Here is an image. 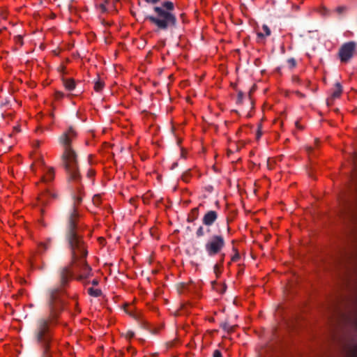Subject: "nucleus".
Returning <instances> with one entry per match:
<instances>
[{
	"instance_id": "obj_2",
	"label": "nucleus",
	"mask_w": 357,
	"mask_h": 357,
	"mask_svg": "<svg viewBox=\"0 0 357 357\" xmlns=\"http://www.w3.org/2000/svg\"><path fill=\"white\" fill-rule=\"evenodd\" d=\"M352 162V185L349 191L340 200V215L346 226L345 238L347 248L357 250V152L351 155Z\"/></svg>"
},
{
	"instance_id": "obj_4",
	"label": "nucleus",
	"mask_w": 357,
	"mask_h": 357,
	"mask_svg": "<svg viewBox=\"0 0 357 357\" xmlns=\"http://www.w3.org/2000/svg\"><path fill=\"white\" fill-rule=\"evenodd\" d=\"M174 4L172 1H165L160 6L153 7L155 15H148L144 17L155 26V32L172 31L177 27L178 22L173 13Z\"/></svg>"
},
{
	"instance_id": "obj_11",
	"label": "nucleus",
	"mask_w": 357,
	"mask_h": 357,
	"mask_svg": "<svg viewBox=\"0 0 357 357\" xmlns=\"http://www.w3.org/2000/svg\"><path fill=\"white\" fill-rule=\"evenodd\" d=\"M54 178V169L52 167H50L46 172L45 175L42 177V181L44 183L51 182Z\"/></svg>"
},
{
	"instance_id": "obj_40",
	"label": "nucleus",
	"mask_w": 357,
	"mask_h": 357,
	"mask_svg": "<svg viewBox=\"0 0 357 357\" xmlns=\"http://www.w3.org/2000/svg\"><path fill=\"white\" fill-rule=\"evenodd\" d=\"M354 325H355V327L357 329V316H356V318L355 319V321H354Z\"/></svg>"
},
{
	"instance_id": "obj_10",
	"label": "nucleus",
	"mask_w": 357,
	"mask_h": 357,
	"mask_svg": "<svg viewBox=\"0 0 357 357\" xmlns=\"http://www.w3.org/2000/svg\"><path fill=\"white\" fill-rule=\"evenodd\" d=\"M262 29H263L264 33H261V32H258L257 33L258 42H261L266 36H269L271 33V29L266 24L263 25Z\"/></svg>"
},
{
	"instance_id": "obj_22",
	"label": "nucleus",
	"mask_w": 357,
	"mask_h": 357,
	"mask_svg": "<svg viewBox=\"0 0 357 357\" xmlns=\"http://www.w3.org/2000/svg\"><path fill=\"white\" fill-rule=\"evenodd\" d=\"M287 63L289 64L290 68H294L296 66V61L294 58L289 59Z\"/></svg>"
},
{
	"instance_id": "obj_24",
	"label": "nucleus",
	"mask_w": 357,
	"mask_h": 357,
	"mask_svg": "<svg viewBox=\"0 0 357 357\" xmlns=\"http://www.w3.org/2000/svg\"><path fill=\"white\" fill-rule=\"evenodd\" d=\"M108 3V1H105L104 3H102L99 5V7L101 9L102 12L105 13L107 11L106 3Z\"/></svg>"
},
{
	"instance_id": "obj_34",
	"label": "nucleus",
	"mask_w": 357,
	"mask_h": 357,
	"mask_svg": "<svg viewBox=\"0 0 357 357\" xmlns=\"http://www.w3.org/2000/svg\"><path fill=\"white\" fill-rule=\"evenodd\" d=\"M295 125H296V128L298 129H299V130H303V127L299 124L298 121H296L295 122Z\"/></svg>"
},
{
	"instance_id": "obj_27",
	"label": "nucleus",
	"mask_w": 357,
	"mask_h": 357,
	"mask_svg": "<svg viewBox=\"0 0 357 357\" xmlns=\"http://www.w3.org/2000/svg\"><path fill=\"white\" fill-rule=\"evenodd\" d=\"M93 202L94 204L98 205L100 203V197L98 195H95L93 198Z\"/></svg>"
},
{
	"instance_id": "obj_39",
	"label": "nucleus",
	"mask_w": 357,
	"mask_h": 357,
	"mask_svg": "<svg viewBox=\"0 0 357 357\" xmlns=\"http://www.w3.org/2000/svg\"><path fill=\"white\" fill-rule=\"evenodd\" d=\"M185 230H186L187 234H188V232H191L192 231V228L190 226H188L186 227Z\"/></svg>"
},
{
	"instance_id": "obj_43",
	"label": "nucleus",
	"mask_w": 357,
	"mask_h": 357,
	"mask_svg": "<svg viewBox=\"0 0 357 357\" xmlns=\"http://www.w3.org/2000/svg\"><path fill=\"white\" fill-rule=\"evenodd\" d=\"M298 80H299V79H298V77L295 79V81H298Z\"/></svg>"
},
{
	"instance_id": "obj_31",
	"label": "nucleus",
	"mask_w": 357,
	"mask_h": 357,
	"mask_svg": "<svg viewBox=\"0 0 357 357\" xmlns=\"http://www.w3.org/2000/svg\"><path fill=\"white\" fill-rule=\"evenodd\" d=\"M94 174H95L94 170L91 169L88 170L87 176L91 177V176H93Z\"/></svg>"
},
{
	"instance_id": "obj_7",
	"label": "nucleus",
	"mask_w": 357,
	"mask_h": 357,
	"mask_svg": "<svg viewBox=\"0 0 357 357\" xmlns=\"http://www.w3.org/2000/svg\"><path fill=\"white\" fill-rule=\"evenodd\" d=\"M218 214L215 211H208L202 218V222L205 226H211L218 220Z\"/></svg>"
},
{
	"instance_id": "obj_26",
	"label": "nucleus",
	"mask_w": 357,
	"mask_h": 357,
	"mask_svg": "<svg viewBox=\"0 0 357 357\" xmlns=\"http://www.w3.org/2000/svg\"><path fill=\"white\" fill-rule=\"evenodd\" d=\"M213 357H223L220 351L216 349L213 351Z\"/></svg>"
},
{
	"instance_id": "obj_1",
	"label": "nucleus",
	"mask_w": 357,
	"mask_h": 357,
	"mask_svg": "<svg viewBox=\"0 0 357 357\" xmlns=\"http://www.w3.org/2000/svg\"><path fill=\"white\" fill-rule=\"evenodd\" d=\"M84 195L81 186L75 188L72 194L73 208L68 218L65 231V238L71 253V262L58 270L59 287L47 289L46 303L49 315L36 321L32 332L33 339H55L54 326L58 324V319L65 305L63 298L64 289L74 276L71 266H74L81 272L77 278L79 281L87 278L91 272V268L86 262V246L77 227V207L82 203Z\"/></svg>"
},
{
	"instance_id": "obj_33",
	"label": "nucleus",
	"mask_w": 357,
	"mask_h": 357,
	"mask_svg": "<svg viewBox=\"0 0 357 357\" xmlns=\"http://www.w3.org/2000/svg\"><path fill=\"white\" fill-rule=\"evenodd\" d=\"M63 93L62 92H60V91L56 92V98H58V99L61 98H63Z\"/></svg>"
},
{
	"instance_id": "obj_42",
	"label": "nucleus",
	"mask_w": 357,
	"mask_h": 357,
	"mask_svg": "<svg viewBox=\"0 0 357 357\" xmlns=\"http://www.w3.org/2000/svg\"><path fill=\"white\" fill-rule=\"evenodd\" d=\"M298 80H299V79H298V77L295 79V81H298Z\"/></svg>"
},
{
	"instance_id": "obj_28",
	"label": "nucleus",
	"mask_w": 357,
	"mask_h": 357,
	"mask_svg": "<svg viewBox=\"0 0 357 357\" xmlns=\"http://www.w3.org/2000/svg\"><path fill=\"white\" fill-rule=\"evenodd\" d=\"M346 10V8L344 6H339L336 8V11L338 13H342Z\"/></svg>"
},
{
	"instance_id": "obj_6",
	"label": "nucleus",
	"mask_w": 357,
	"mask_h": 357,
	"mask_svg": "<svg viewBox=\"0 0 357 357\" xmlns=\"http://www.w3.org/2000/svg\"><path fill=\"white\" fill-rule=\"evenodd\" d=\"M356 44L354 41L346 43L342 45L339 50V57L340 61L347 63L353 56Z\"/></svg>"
},
{
	"instance_id": "obj_37",
	"label": "nucleus",
	"mask_w": 357,
	"mask_h": 357,
	"mask_svg": "<svg viewBox=\"0 0 357 357\" xmlns=\"http://www.w3.org/2000/svg\"><path fill=\"white\" fill-rule=\"evenodd\" d=\"M195 216H192V218L191 217H188V219H187V221L188 222H193L195 220Z\"/></svg>"
},
{
	"instance_id": "obj_17",
	"label": "nucleus",
	"mask_w": 357,
	"mask_h": 357,
	"mask_svg": "<svg viewBox=\"0 0 357 357\" xmlns=\"http://www.w3.org/2000/svg\"><path fill=\"white\" fill-rule=\"evenodd\" d=\"M224 257H225V254H222V259L220 260V264H216L214 267H213V271L214 273L216 274L217 276L219 275V274L220 273V267L222 266V264H223V261H224Z\"/></svg>"
},
{
	"instance_id": "obj_35",
	"label": "nucleus",
	"mask_w": 357,
	"mask_h": 357,
	"mask_svg": "<svg viewBox=\"0 0 357 357\" xmlns=\"http://www.w3.org/2000/svg\"><path fill=\"white\" fill-rule=\"evenodd\" d=\"M91 284L94 286H96L99 284V281L97 279H94L92 280Z\"/></svg>"
},
{
	"instance_id": "obj_3",
	"label": "nucleus",
	"mask_w": 357,
	"mask_h": 357,
	"mask_svg": "<svg viewBox=\"0 0 357 357\" xmlns=\"http://www.w3.org/2000/svg\"><path fill=\"white\" fill-rule=\"evenodd\" d=\"M76 137V131L72 127H70L68 131L60 136L59 142L64 147L61 159L68 174V181L79 182L81 180V175L78 169L77 154L71 148V143Z\"/></svg>"
},
{
	"instance_id": "obj_16",
	"label": "nucleus",
	"mask_w": 357,
	"mask_h": 357,
	"mask_svg": "<svg viewBox=\"0 0 357 357\" xmlns=\"http://www.w3.org/2000/svg\"><path fill=\"white\" fill-rule=\"evenodd\" d=\"M88 294L93 297H99L102 295V291L100 289L90 287L88 289Z\"/></svg>"
},
{
	"instance_id": "obj_19",
	"label": "nucleus",
	"mask_w": 357,
	"mask_h": 357,
	"mask_svg": "<svg viewBox=\"0 0 357 357\" xmlns=\"http://www.w3.org/2000/svg\"><path fill=\"white\" fill-rule=\"evenodd\" d=\"M137 320L138 321V324L140 326L141 328H144V329H147L148 328V323L142 319H140V318H137Z\"/></svg>"
},
{
	"instance_id": "obj_36",
	"label": "nucleus",
	"mask_w": 357,
	"mask_h": 357,
	"mask_svg": "<svg viewBox=\"0 0 357 357\" xmlns=\"http://www.w3.org/2000/svg\"><path fill=\"white\" fill-rule=\"evenodd\" d=\"M238 259H239V255L238 254H236L232 257V260L234 261H237Z\"/></svg>"
},
{
	"instance_id": "obj_18",
	"label": "nucleus",
	"mask_w": 357,
	"mask_h": 357,
	"mask_svg": "<svg viewBox=\"0 0 357 357\" xmlns=\"http://www.w3.org/2000/svg\"><path fill=\"white\" fill-rule=\"evenodd\" d=\"M104 84L102 81L98 80L95 82L94 89L96 91H100L103 88Z\"/></svg>"
},
{
	"instance_id": "obj_15",
	"label": "nucleus",
	"mask_w": 357,
	"mask_h": 357,
	"mask_svg": "<svg viewBox=\"0 0 357 357\" xmlns=\"http://www.w3.org/2000/svg\"><path fill=\"white\" fill-rule=\"evenodd\" d=\"M220 326L226 332L231 333L234 331L235 326H231L228 321L222 322Z\"/></svg>"
},
{
	"instance_id": "obj_20",
	"label": "nucleus",
	"mask_w": 357,
	"mask_h": 357,
	"mask_svg": "<svg viewBox=\"0 0 357 357\" xmlns=\"http://www.w3.org/2000/svg\"><path fill=\"white\" fill-rule=\"evenodd\" d=\"M190 177V174L189 170L184 172L181 176L182 180L186 183H188L189 181Z\"/></svg>"
},
{
	"instance_id": "obj_38",
	"label": "nucleus",
	"mask_w": 357,
	"mask_h": 357,
	"mask_svg": "<svg viewBox=\"0 0 357 357\" xmlns=\"http://www.w3.org/2000/svg\"><path fill=\"white\" fill-rule=\"evenodd\" d=\"M296 93L301 98H304L305 97V95L303 93L299 92V91H296Z\"/></svg>"
},
{
	"instance_id": "obj_29",
	"label": "nucleus",
	"mask_w": 357,
	"mask_h": 357,
	"mask_svg": "<svg viewBox=\"0 0 357 357\" xmlns=\"http://www.w3.org/2000/svg\"><path fill=\"white\" fill-rule=\"evenodd\" d=\"M262 135L261 131V125L259 126L257 133V139H259Z\"/></svg>"
},
{
	"instance_id": "obj_32",
	"label": "nucleus",
	"mask_w": 357,
	"mask_h": 357,
	"mask_svg": "<svg viewBox=\"0 0 357 357\" xmlns=\"http://www.w3.org/2000/svg\"><path fill=\"white\" fill-rule=\"evenodd\" d=\"M256 88H257V86H256V85H255V84H254V85L251 87V89H250V91H249V96H250V97L251 96L252 93L256 90Z\"/></svg>"
},
{
	"instance_id": "obj_44",
	"label": "nucleus",
	"mask_w": 357,
	"mask_h": 357,
	"mask_svg": "<svg viewBox=\"0 0 357 357\" xmlns=\"http://www.w3.org/2000/svg\"><path fill=\"white\" fill-rule=\"evenodd\" d=\"M225 291V287H224L222 292Z\"/></svg>"
},
{
	"instance_id": "obj_23",
	"label": "nucleus",
	"mask_w": 357,
	"mask_h": 357,
	"mask_svg": "<svg viewBox=\"0 0 357 357\" xmlns=\"http://www.w3.org/2000/svg\"><path fill=\"white\" fill-rule=\"evenodd\" d=\"M48 248V246L46 243H41L39 246L38 249L40 252H45Z\"/></svg>"
},
{
	"instance_id": "obj_14",
	"label": "nucleus",
	"mask_w": 357,
	"mask_h": 357,
	"mask_svg": "<svg viewBox=\"0 0 357 357\" xmlns=\"http://www.w3.org/2000/svg\"><path fill=\"white\" fill-rule=\"evenodd\" d=\"M63 83L65 88L68 91H73L75 88V82L73 79H63Z\"/></svg>"
},
{
	"instance_id": "obj_30",
	"label": "nucleus",
	"mask_w": 357,
	"mask_h": 357,
	"mask_svg": "<svg viewBox=\"0 0 357 357\" xmlns=\"http://www.w3.org/2000/svg\"><path fill=\"white\" fill-rule=\"evenodd\" d=\"M134 336H135V333L132 331H129L126 333V337H128V338H132Z\"/></svg>"
},
{
	"instance_id": "obj_12",
	"label": "nucleus",
	"mask_w": 357,
	"mask_h": 357,
	"mask_svg": "<svg viewBox=\"0 0 357 357\" xmlns=\"http://www.w3.org/2000/svg\"><path fill=\"white\" fill-rule=\"evenodd\" d=\"M342 86L340 83H336L335 84V90L333 91V93H332V97L331 99H328L327 100V103L328 105L329 104V102L331 100H332L333 99H335V98H339L340 96L341 95L342 93Z\"/></svg>"
},
{
	"instance_id": "obj_8",
	"label": "nucleus",
	"mask_w": 357,
	"mask_h": 357,
	"mask_svg": "<svg viewBox=\"0 0 357 357\" xmlns=\"http://www.w3.org/2000/svg\"><path fill=\"white\" fill-rule=\"evenodd\" d=\"M57 195L55 192H52L50 190L47 189L44 192L41 193L38 197V199L40 204L45 206L47 204V199L49 197H52L53 199L57 198Z\"/></svg>"
},
{
	"instance_id": "obj_9",
	"label": "nucleus",
	"mask_w": 357,
	"mask_h": 357,
	"mask_svg": "<svg viewBox=\"0 0 357 357\" xmlns=\"http://www.w3.org/2000/svg\"><path fill=\"white\" fill-rule=\"evenodd\" d=\"M211 226H205L202 224L197 227L195 231V236L197 238H201L204 237L206 234H211Z\"/></svg>"
},
{
	"instance_id": "obj_13",
	"label": "nucleus",
	"mask_w": 357,
	"mask_h": 357,
	"mask_svg": "<svg viewBox=\"0 0 357 357\" xmlns=\"http://www.w3.org/2000/svg\"><path fill=\"white\" fill-rule=\"evenodd\" d=\"M345 357H357V343L347 349Z\"/></svg>"
},
{
	"instance_id": "obj_21",
	"label": "nucleus",
	"mask_w": 357,
	"mask_h": 357,
	"mask_svg": "<svg viewBox=\"0 0 357 357\" xmlns=\"http://www.w3.org/2000/svg\"><path fill=\"white\" fill-rule=\"evenodd\" d=\"M243 97H244L243 93L242 91H238L236 102L238 104H241L243 101Z\"/></svg>"
},
{
	"instance_id": "obj_5",
	"label": "nucleus",
	"mask_w": 357,
	"mask_h": 357,
	"mask_svg": "<svg viewBox=\"0 0 357 357\" xmlns=\"http://www.w3.org/2000/svg\"><path fill=\"white\" fill-rule=\"evenodd\" d=\"M226 242L221 234L212 235L204 244V249L208 256L214 257L221 253Z\"/></svg>"
},
{
	"instance_id": "obj_41",
	"label": "nucleus",
	"mask_w": 357,
	"mask_h": 357,
	"mask_svg": "<svg viewBox=\"0 0 357 357\" xmlns=\"http://www.w3.org/2000/svg\"><path fill=\"white\" fill-rule=\"evenodd\" d=\"M177 162H174L173 165H172V168H174L175 167L177 166Z\"/></svg>"
},
{
	"instance_id": "obj_25",
	"label": "nucleus",
	"mask_w": 357,
	"mask_h": 357,
	"mask_svg": "<svg viewBox=\"0 0 357 357\" xmlns=\"http://www.w3.org/2000/svg\"><path fill=\"white\" fill-rule=\"evenodd\" d=\"M191 212L193 214V216H195V219H197L198 217L199 208L197 207L194 208L192 209Z\"/></svg>"
}]
</instances>
